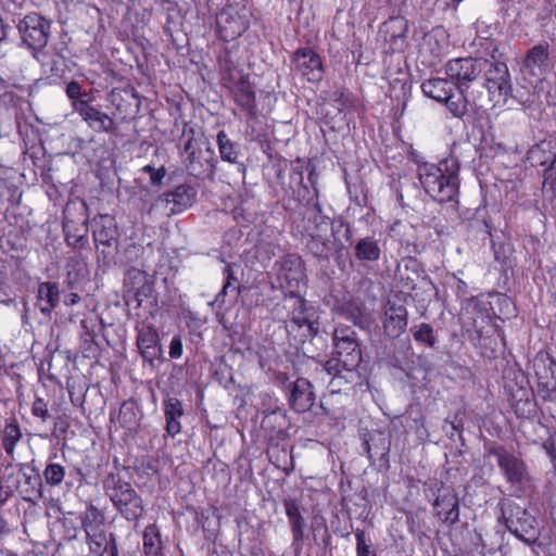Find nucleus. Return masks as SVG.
<instances>
[{"mask_svg": "<svg viewBox=\"0 0 556 556\" xmlns=\"http://www.w3.org/2000/svg\"><path fill=\"white\" fill-rule=\"evenodd\" d=\"M331 357L325 362L324 369L332 376L330 384L341 389L350 384L356 375V369L363 361L361 341L356 330L348 325H337L331 333Z\"/></svg>", "mask_w": 556, "mask_h": 556, "instance_id": "f257e3e1", "label": "nucleus"}, {"mask_svg": "<svg viewBox=\"0 0 556 556\" xmlns=\"http://www.w3.org/2000/svg\"><path fill=\"white\" fill-rule=\"evenodd\" d=\"M459 165L456 160L439 165L424 163L418 166V178L425 191L437 202L455 201L459 194Z\"/></svg>", "mask_w": 556, "mask_h": 556, "instance_id": "f03ea898", "label": "nucleus"}, {"mask_svg": "<svg viewBox=\"0 0 556 556\" xmlns=\"http://www.w3.org/2000/svg\"><path fill=\"white\" fill-rule=\"evenodd\" d=\"M484 456L495 457L501 475L509 485L510 495L520 497L530 483V473L526 462L503 444L485 443Z\"/></svg>", "mask_w": 556, "mask_h": 556, "instance_id": "7ed1b4c3", "label": "nucleus"}, {"mask_svg": "<svg viewBox=\"0 0 556 556\" xmlns=\"http://www.w3.org/2000/svg\"><path fill=\"white\" fill-rule=\"evenodd\" d=\"M425 497L431 503L433 516L448 529L459 521V498L452 485L438 478H429L422 482Z\"/></svg>", "mask_w": 556, "mask_h": 556, "instance_id": "20e7f679", "label": "nucleus"}, {"mask_svg": "<svg viewBox=\"0 0 556 556\" xmlns=\"http://www.w3.org/2000/svg\"><path fill=\"white\" fill-rule=\"evenodd\" d=\"M276 174L281 188V194L276 191V197L278 203L289 214L296 213L301 206L306 207L319 194L318 188L314 190L304 184L302 165H292L288 185L283 179L281 168H278Z\"/></svg>", "mask_w": 556, "mask_h": 556, "instance_id": "39448f33", "label": "nucleus"}, {"mask_svg": "<svg viewBox=\"0 0 556 556\" xmlns=\"http://www.w3.org/2000/svg\"><path fill=\"white\" fill-rule=\"evenodd\" d=\"M103 488L114 508L127 521H137L143 516L142 497L118 473H109L103 482Z\"/></svg>", "mask_w": 556, "mask_h": 556, "instance_id": "423d86ee", "label": "nucleus"}, {"mask_svg": "<svg viewBox=\"0 0 556 556\" xmlns=\"http://www.w3.org/2000/svg\"><path fill=\"white\" fill-rule=\"evenodd\" d=\"M502 519L506 529L527 545H533L540 538L538 519L526 507L515 502L502 506Z\"/></svg>", "mask_w": 556, "mask_h": 556, "instance_id": "0eeeda50", "label": "nucleus"}, {"mask_svg": "<svg viewBox=\"0 0 556 556\" xmlns=\"http://www.w3.org/2000/svg\"><path fill=\"white\" fill-rule=\"evenodd\" d=\"M488 65L485 58H458L450 60L445 65V72L451 78L456 90L467 93L469 89L481 86L484 67Z\"/></svg>", "mask_w": 556, "mask_h": 556, "instance_id": "6e6552de", "label": "nucleus"}, {"mask_svg": "<svg viewBox=\"0 0 556 556\" xmlns=\"http://www.w3.org/2000/svg\"><path fill=\"white\" fill-rule=\"evenodd\" d=\"M220 85L227 89L248 119L256 118V96L248 74H244L243 71L228 72L220 76Z\"/></svg>", "mask_w": 556, "mask_h": 556, "instance_id": "1a4fd4ad", "label": "nucleus"}, {"mask_svg": "<svg viewBox=\"0 0 556 556\" xmlns=\"http://www.w3.org/2000/svg\"><path fill=\"white\" fill-rule=\"evenodd\" d=\"M481 87L485 88L491 101L506 103L508 99H516L522 103L521 98L513 94V83L508 66L497 60L490 61L484 67Z\"/></svg>", "mask_w": 556, "mask_h": 556, "instance_id": "9d476101", "label": "nucleus"}, {"mask_svg": "<svg viewBox=\"0 0 556 556\" xmlns=\"http://www.w3.org/2000/svg\"><path fill=\"white\" fill-rule=\"evenodd\" d=\"M155 277L143 269L130 267L125 271L123 280V300L125 304L139 309L144 300L153 298Z\"/></svg>", "mask_w": 556, "mask_h": 556, "instance_id": "9b49d317", "label": "nucleus"}, {"mask_svg": "<svg viewBox=\"0 0 556 556\" xmlns=\"http://www.w3.org/2000/svg\"><path fill=\"white\" fill-rule=\"evenodd\" d=\"M275 265L278 267V280L287 290V295L296 296L307 281L302 257L298 253H287Z\"/></svg>", "mask_w": 556, "mask_h": 556, "instance_id": "f8f14e48", "label": "nucleus"}, {"mask_svg": "<svg viewBox=\"0 0 556 556\" xmlns=\"http://www.w3.org/2000/svg\"><path fill=\"white\" fill-rule=\"evenodd\" d=\"M529 380L522 371H515L514 379H508L504 384L510 406L518 417L530 416L535 408L533 391L528 388Z\"/></svg>", "mask_w": 556, "mask_h": 556, "instance_id": "ddd939ff", "label": "nucleus"}, {"mask_svg": "<svg viewBox=\"0 0 556 556\" xmlns=\"http://www.w3.org/2000/svg\"><path fill=\"white\" fill-rule=\"evenodd\" d=\"M137 348L144 363L155 367L164 362V353L157 330L151 325L136 326Z\"/></svg>", "mask_w": 556, "mask_h": 556, "instance_id": "4468645a", "label": "nucleus"}, {"mask_svg": "<svg viewBox=\"0 0 556 556\" xmlns=\"http://www.w3.org/2000/svg\"><path fill=\"white\" fill-rule=\"evenodd\" d=\"M237 38L238 37H216L213 41L220 76L228 72L232 73V71H243L239 67V61L241 60L245 48L240 45Z\"/></svg>", "mask_w": 556, "mask_h": 556, "instance_id": "2eb2a0df", "label": "nucleus"}, {"mask_svg": "<svg viewBox=\"0 0 556 556\" xmlns=\"http://www.w3.org/2000/svg\"><path fill=\"white\" fill-rule=\"evenodd\" d=\"M383 362L389 367L400 370L413 378L415 370V353L408 338L392 342L383 352Z\"/></svg>", "mask_w": 556, "mask_h": 556, "instance_id": "dca6fc26", "label": "nucleus"}, {"mask_svg": "<svg viewBox=\"0 0 556 556\" xmlns=\"http://www.w3.org/2000/svg\"><path fill=\"white\" fill-rule=\"evenodd\" d=\"M391 434L387 430H372L364 435V447L371 465H377L379 470L389 469V453Z\"/></svg>", "mask_w": 556, "mask_h": 556, "instance_id": "f3484780", "label": "nucleus"}, {"mask_svg": "<svg viewBox=\"0 0 556 556\" xmlns=\"http://www.w3.org/2000/svg\"><path fill=\"white\" fill-rule=\"evenodd\" d=\"M288 406L298 414L306 413L313 407L316 394L313 383L303 377L296 378L286 388Z\"/></svg>", "mask_w": 556, "mask_h": 556, "instance_id": "a211bd4d", "label": "nucleus"}, {"mask_svg": "<svg viewBox=\"0 0 556 556\" xmlns=\"http://www.w3.org/2000/svg\"><path fill=\"white\" fill-rule=\"evenodd\" d=\"M382 329L386 337L395 340L405 332L408 325V312L405 305L388 299L383 306L381 317Z\"/></svg>", "mask_w": 556, "mask_h": 556, "instance_id": "6ab92c4d", "label": "nucleus"}, {"mask_svg": "<svg viewBox=\"0 0 556 556\" xmlns=\"http://www.w3.org/2000/svg\"><path fill=\"white\" fill-rule=\"evenodd\" d=\"M110 100L114 106L112 114L122 122L132 119L139 113L141 101L134 89L113 90Z\"/></svg>", "mask_w": 556, "mask_h": 556, "instance_id": "aec40b11", "label": "nucleus"}, {"mask_svg": "<svg viewBox=\"0 0 556 556\" xmlns=\"http://www.w3.org/2000/svg\"><path fill=\"white\" fill-rule=\"evenodd\" d=\"M49 38L50 37H21L20 47L26 48L34 59L42 64H46L48 59L53 55L63 58L66 42L60 41L58 43H50Z\"/></svg>", "mask_w": 556, "mask_h": 556, "instance_id": "412c9836", "label": "nucleus"}, {"mask_svg": "<svg viewBox=\"0 0 556 556\" xmlns=\"http://www.w3.org/2000/svg\"><path fill=\"white\" fill-rule=\"evenodd\" d=\"M4 219L8 227L2 226V237L5 236V243L10 251H23L26 248V220L22 214L16 215L7 208Z\"/></svg>", "mask_w": 556, "mask_h": 556, "instance_id": "4be33fe9", "label": "nucleus"}, {"mask_svg": "<svg viewBox=\"0 0 556 556\" xmlns=\"http://www.w3.org/2000/svg\"><path fill=\"white\" fill-rule=\"evenodd\" d=\"M296 71L311 83L321 80L324 66L320 56L308 48L299 49L293 56Z\"/></svg>", "mask_w": 556, "mask_h": 556, "instance_id": "5701e85b", "label": "nucleus"}, {"mask_svg": "<svg viewBox=\"0 0 556 556\" xmlns=\"http://www.w3.org/2000/svg\"><path fill=\"white\" fill-rule=\"evenodd\" d=\"M75 112L96 132H113L116 129L113 118L90 102H78L75 104Z\"/></svg>", "mask_w": 556, "mask_h": 556, "instance_id": "b1692460", "label": "nucleus"}, {"mask_svg": "<svg viewBox=\"0 0 556 556\" xmlns=\"http://www.w3.org/2000/svg\"><path fill=\"white\" fill-rule=\"evenodd\" d=\"M216 162L214 150L207 143V147L198 154L187 156L185 165L189 175L198 179H205L214 176Z\"/></svg>", "mask_w": 556, "mask_h": 556, "instance_id": "393cba45", "label": "nucleus"}, {"mask_svg": "<svg viewBox=\"0 0 556 556\" xmlns=\"http://www.w3.org/2000/svg\"><path fill=\"white\" fill-rule=\"evenodd\" d=\"M163 413L165 418V430L172 438L181 431V418L185 416L182 402L175 395L167 394L163 399Z\"/></svg>", "mask_w": 556, "mask_h": 556, "instance_id": "a878e982", "label": "nucleus"}, {"mask_svg": "<svg viewBox=\"0 0 556 556\" xmlns=\"http://www.w3.org/2000/svg\"><path fill=\"white\" fill-rule=\"evenodd\" d=\"M92 237L96 247L101 243L118 244L119 231L115 218L109 214L96 217L92 225Z\"/></svg>", "mask_w": 556, "mask_h": 556, "instance_id": "bb28decb", "label": "nucleus"}, {"mask_svg": "<svg viewBox=\"0 0 556 556\" xmlns=\"http://www.w3.org/2000/svg\"><path fill=\"white\" fill-rule=\"evenodd\" d=\"M549 59V45H536L527 52L521 72L525 76L539 77L543 75L544 68L547 66V61Z\"/></svg>", "mask_w": 556, "mask_h": 556, "instance_id": "cd10ccee", "label": "nucleus"}, {"mask_svg": "<svg viewBox=\"0 0 556 556\" xmlns=\"http://www.w3.org/2000/svg\"><path fill=\"white\" fill-rule=\"evenodd\" d=\"M216 144L222 161L237 165L240 172H245V165L242 162L243 153L239 142L231 140L225 130H219L216 135Z\"/></svg>", "mask_w": 556, "mask_h": 556, "instance_id": "c85d7f7f", "label": "nucleus"}, {"mask_svg": "<svg viewBox=\"0 0 556 556\" xmlns=\"http://www.w3.org/2000/svg\"><path fill=\"white\" fill-rule=\"evenodd\" d=\"M235 264L226 263L223 268L224 283L222 290L217 293L212 304L222 307L226 304V298L229 295V302H236L241 293L242 286L239 283L237 274L235 271Z\"/></svg>", "mask_w": 556, "mask_h": 556, "instance_id": "c756f323", "label": "nucleus"}, {"mask_svg": "<svg viewBox=\"0 0 556 556\" xmlns=\"http://www.w3.org/2000/svg\"><path fill=\"white\" fill-rule=\"evenodd\" d=\"M330 238H332L331 242L333 243V248L338 254H341L344 250L352 248L356 241L354 240L351 224L342 216L332 218V223H330Z\"/></svg>", "mask_w": 556, "mask_h": 556, "instance_id": "7c9ffc66", "label": "nucleus"}, {"mask_svg": "<svg viewBox=\"0 0 556 556\" xmlns=\"http://www.w3.org/2000/svg\"><path fill=\"white\" fill-rule=\"evenodd\" d=\"M21 480L16 493L23 500L35 503L42 497V478L34 467L26 466Z\"/></svg>", "mask_w": 556, "mask_h": 556, "instance_id": "2f4dec72", "label": "nucleus"}, {"mask_svg": "<svg viewBox=\"0 0 556 556\" xmlns=\"http://www.w3.org/2000/svg\"><path fill=\"white\" fill-rule=\"evenodd\" d=\"M61 291L58 282L45 281L38 285L37 305L40 312L49 316L60 304Z\"/></svg>", "mask_w": 556, "mask_h": 556, "instance_id": "473e14b6", "label": "nucleus"}, {"mask_svg": "<svg viewBox=\"0 0 556 556\" xmlns=\"http://www.w3.org/2000/svg\"><path fill=\"white\" fill-rule=\"evenodd\" d=\"M305 250L319 262H329L333 248L330 237L323 232H306L304 235Z\"/></svg>", "mask_w": 556, "mask_h": 556, "instance_id": "72a5a7b5", "label": "nucleus"}, {"mask_svg": "<svg viewBox=\"0 0 556 556\" xmlns=\"http://www.w3.org/2000/svg\"><path fill=\"white\" fill-rule=\"evenodd\" d=\"M352 248L355 260L362 263L378 262L382 252L379 240L375 236H366L357 239Z\"/></svg>", "mask_w": 556, "mask_h": 556, "instance_id": "f704fd0d", "label": "nucleus"}, {"mask_svg": "<svg viewBox=\"0 0 556 556\" xmlns=\"http://www.w3.org/2000/svg\"><path fill=\"white\" fill-rule=\"evenodd\" d=\"M420 88L426 97L431 98L440 103L448 99V96L452 94L454 90H456V86L451 78L441 77H432L425 80Z\"/></svg>", "mask_w": 556, "mask_h": 556, "instance_id": "c9c22d12", "label": "nucleus"}, {"mask_svg": "<svg viewBox=\"0 0 556 556\" xmlns=\"http://www.w3.org/2000/svg\"><path fill=\"white\" fill-rule=\"evenodd\" d=\"M142 413L134 400L124 401L119 407L117 421L129 434L138 433Z\"/></svg>", "mask_w": 556, "mask_h": 556, "instance_id": "e433bc0d", "label": "nucleus"}, {"mask_svg": "<svg viewBox=\"0 0 556 556\" xmlns=\"http://www.w3.org/2000/svg\"><path fill=\"white\" fill-rule=\"evenodd\" d=\"M197 190L190 185H179L173 191L164 193L165 200L177 206L174 213L181 212L192 206L197 200Z\"/></svg>", "mask_w": 556, "mask_h": 556, "instance_id": "4c0bfd02", "label": "nucleus"}, {"mask_svg": "<svg viewBox=\"0 0 556 556\" xmlns=\"http://www.w3.org/2000/svg\"><path fill=\"white\" fill-rule=\"evenodd\" d=\"M554 150V142L551 139L541 140L534 144L528 152V159L534 166H548L554 159L556 152Z\"/></svg>", "mask_w": 556, "mask_h": 556, "instance_id": "58836bf2", "label": "nucleus"}, {"mask_svg": "<svg viewBox=\"0 0 556 556\" xmlns=\"http://www.w3.org/2000/svg\"><path fill=\"white\" fill-rule=\"evenodd\" d=\"M490 300H492L493 318L505 320L516 316V305L507 294L490 292Z\"/></svg>", "mask_w": 556, "mask_h": 556, "instance_id": "ea45409f", "label": "nucleus"}, {"mask_svg": "<svg viewBox=\"0 0 556 556\" xmlns=\"http://www.w3.org/2000/svg\"><path fill=\"white\" fill-rule=\"evenodd\" d=\"M412 291L413 293H409V295L421 307H426L431 302L432 296L438 294L435 285L427 275L422 276L417 285H412Z\"/></svg>", "mask_w": 556, "mask_h": 556, "instance_id": "a19ab883", "label": "nucleus"}, {"mask_svg": "<svg viewBox=\"0 0 556 556\" xmlns=\"http://www.w3.org/2000/svg\"><path fill=\"white\" fill-rule=\"evenodd\" d=\"M25 465L9 463L2 471V492L5 496L12 495L17 491L21 479L24 477Z\"/></svg>", "mask_w": 556, "mask_h": 556, "instance_id": "79ce46f5", "label": "nucleus"}, {"mask_svg": "<svg viewBox=\"0 0 556 556\" xmlns=\"http://www.w3.org/2000/svg\"><path fill=\"white\" fill-rule=\"evenodd\" d=\"M532 368L536 380L556 378V362L546 352H539L532 361Z\"/></svg>", "mask_w": 556, "mask_h": 556, "instance_id": "37998d69", "label": "nucleus"}, {"mask_svg": "<svg viewBox=\"0 0 556 556\" xmlns=\"http://www.w3.org/2000/svg\"><path fill=\"white\" fill-rule=\"evenodd\" d=\"M282 504L289 520L291 533H304L306 521L298 501L292 497H287L283 498Z\"/></svg>", "mask_w": 556, "mask_h": 556, "instance_id": "c03bdc74", "label": "nucleus"}, {"mask_svg": "<svg viewBox=\"0 0 556 556\" xmlns=\"http://www.w3.org/2000/svg\"><path fill=\"white\" fill-rule=\"evenodd\" d=\"M49 27V21L38 13L27 14L17 25L18 31L23 35H48Z\"/></svg>", "mask_w": 556, "mask_h": 556, "instance_id": "a18cd8bd", "label": "nucleus"}, {"mask_svg": "<svg viewBox=\"0 0 556 556\" xmlns=\"http://www.w3.org/2000/svg\"><path fill=\"white\" fill-rule=\"evenodd\" d=\"M442 103L445 104L447 111L454 118L460 119L463 122H469V113H468V99L467 93H463L458 91V94L455 96L454 91L448 96V99L444 100Z\"/></svg>", "mask_w": 556, "mask_h": 556, "instance_id": "49530a36", "label": "nucleus"}, {"mask_svg": "<svg viewBox=\"0 0 556 556\" xmlns=\"http://www.w3.org/2000/svg\"><path fill=\"white\" fill-rule=\"evenodd\" d=\"M472 49L473 58H485L490 56L492 61L496 60V52L498 51L497 45L492 40L491 37H472L470 42L464 41Z\"/></svg>", "mask_w": 556, "mask_h": 556, "instance_id": "de8ad7c7", "label": "nucleus"}, {"mask_svg": "<svg viewBox=\"0 0 556 556\" xmlns=\"http://www.w3.org/2000/svg\"><path fill=\"white\" fill-rule=\"evenodd\" d=\"M142 540L146 556L163 555L161 534L156 525L152 523L146 527Z\"/></svg>", "mask_w": 556, "mask_h": 556, "instance_id": "09e8293b", "label": "nucleus"}, {"mask_svg": "<svg viewBox=\"0 0 556 556\" xmlns=\"http://www.w3.org/2000/svg\"><path fill=\"white\" fill-rule=\"evenodd\" d=\"M86 534V543L89 546L91 554L96 556H103L105 554V546H108L109 538L113 532H106L102 529L84 531Z\"/></svg>", "mask_w": 556, "mask_h": 556, "instance_id": "8fccbe9b", "label": "nucleus"}, {"mask_svg": "<svg viewBox=\"0 0 556 556\" xmlns=\"http://www.w3.org/2000/svg\"><path fill=\"white\" fill-rule=\"evenodd\" d=\"M83 331L80 333V349L84 357L91 358L99 354V344L97 342V334L91 330L87 323L81 321Z\"/></svg>", "mask_w": 556, "mask_h": 556, "instance_id": "3c124183", "label": "nucleus"}, {"mask_svg": "<svg viewBox=\"0 0 556 556\" xmlns=\"http://www.w3.org/2000/svg\"><path fill=\"white\" fill-rule=\"evenodd\" d=\"M543 188L542 192L545 200L556 206V159L543 170Z\"/></svg>", "mask_w": 556, "mask_h": 556, "instance_id": "603ef678", "label": "nucleus"}, {"mask_svg": "<svg viewBox=\"0 0 556 556\" xmlns=\"http://www.w3.org/2000/svg\"><path fill=\"white\" fill-rule=\"evenodd\" d=\"M412 333L414 340L419 344H424L431 349H434L438 344V338L434 334L433 327L428 323H421L420 325L415 326V328L412 329Z\"/></svg>", "mask_w": 556, "mask_h": 556, "instance_id": "864d4df0", "label": "nucleus"}, {"mask_svg": "<svg viewBox=\"0 0 556 556\" xmlns=\"http://www.w3.org/2000/svg\"><path fill=\"white\" fill-rule=\"evenodd\" d=\"M105 522V516L92 503L87 504L85 514L80 517L81 529L84 531L93 530L92 525L102 526Z\"/></svg>", "mask_w": 556, "mask_h": 556, "instance_id": "5fc2aeb1", "label": "nucleus"}, {"mask_svg": "<svg viewBox=\"0 0 556 556\" xmlns=\"http://www.w3.org/2000/svg\"><path fill=\"white\" fill-rule=\"evenodd\" d=\"M313 539L315 543L323 547V549L330 551L332 549L331 541L332 536L330 534L329 528L326 521L323 519L320 522L312 523Z\"/></svg>", "mask_w": 556, "mask_h": 556, "instance_id": "6e6d98bb", "label": "nucleus"}, {"mask_svg": "<svg viewBox=\"0 0 556 556\" xmlns=\"http://www.w3.org/2000/svg\"><path fill=\"white\" fill-rule=\"evenodd\" d=\"M117 248L118 244L114 243H101L99 247H96L99 266L103 268L111 267L115 263Z\"/></svg>", "mask_w": 556, "mask_h": 556, "instance_id": "4d7b16f0", "label": "nucleus"}, {"mask_svg": "<svg viewBox=\"0 0 556 556\" xmlns=\"http://www.w3.org/2000/svg\"><path fill=\"white\" fill-rule=\"evenodd\" d=\"M22 438L21 429L17 424L10 422L3 430L2 443L8 455L13 456L15 444Z\"/></svg>", "mask_w": 556, "mask_h": 556, "instance_id": "13d9d810", "label": "nucleus"}, {"mask_svg": "<svg viewBox=\"0 0 556 556\" xmlns=\"http://www.w3.org/2000/svg\"><path fill=\"white\" fill-rule=\"evenodd\" d=\"M43 478L48 485L58 486L66 478L65 468L60 464L49 463L43 470Z\"/></svg>", "mask_w": 556, "mask_h": 556, "instance_id": "bf43d9fd", "label": "nucleus"}, {"mask_svg": "<svg viewBox=\"0 0 556 556\" xmlns=\"http://www.w3.org/2000/svg\"><path fill=\"white\" fill-rule=\"evenodd\" d=\"M65 92L68 99L71 100L74 110L75 104H78V102H91L92 100L91 92H83L81 86L76 80H72L66 85Z\"/></svg>", "mask_w": 556, "mask_h": 556, "instance_id": "052dcab7", "label": "nucleus"}, {"mask_svg": "<svg viewBox=\"0 0 556 556\" xmlns=\"http://www.w3.org/2000/svg\"><path fill=\"white\" fill-rule=\"evenodd\" d=\"M291 299H294V305L289 313L290 317H302V316H308V315H317L316 307L308 303L307 300H305L303 296L300 295V292L296 293V296H290Z\"/></svg>", "mask_w": 556, "mask_h": 556, "instance_id": "680f3d73", "label": "nucleus"}, {"mask_svg": "<svg viewBox=\"0 0 556 556\" xmlns=\"http://www.w3.org/2000/svg\"><path fill=\"white\" fill-rule=\"evenodd\" d=\"M471 301L473 303V308L481 315V317L493 319V315H491L492 300H490V292L472 296Z\"/></svg>", "mask_w": 556, "mask_h": 556, "instance_id": "e2e57ef3", "label": "nucleus"}, {"mask_svg": "<svg viewBox=\"0 0 556 556\" xmlns=\"http://www.w3.org/2000/svg\"><path fill=\"white\" fill-rule=\"evenodd\" d=\"M536 394L544 401H553L556 396V378L536 380Z\"/></svg>", "mask_w": 556, "mask_h": 556, "instance_id": "0e129e2a", "label": "nucleus"}, {"mask_svg": "<svg viewBox=\"0 0 556 556\" xmlns=\"http://www.w3.org/2000/svg\"><path fill=\"white\" fill-rule=\"evenodd\" d=\"M356 539V556H376L371 549L370 539L367 536L366 531L357 529L355 531Z\"/></svg>", "mask_w": 556, "mask_h": 556, "instance_id": "69168bd1", "label": "nucleus"}, {"mask_svg": "<svg viewBox=\"0 0 556 556\" xmlns=\"http://www.w3.org/2000/svg\"><path fill=\"white\" fill-rule=\"evenodd\" d=\"M305 218L313 226L312 231L306 229V232H327L330 223H332V218L327 215L307 214Z\"/></svg>", "mask_w": 556, "mask_h": 556, "instance_id": "338daca9", "label": "nucleus"}, {"mask_svg": "<svg viewBox=\"0 0 556 556\" xmlns=\"http://www.w3.org/2000/svg\"><path fill=\"white\" fill-rule=\"evenodd\" d=\"M85 480V473L78 467H72L66 472V478L64 480L66 486L72 489L74 486H80Z\"/></svg>", "mask_w": 556, "mask_h": 556, "instance_id": "774afa93", "label": "nucleus"}]
</instances>
